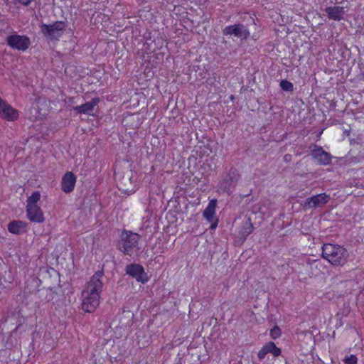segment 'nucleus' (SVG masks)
<instances>
[{
  "instance_id": "nucleus-8",
  "label": "nucleus",
  "mask_w": 364,
  "mask_h": 364,
  "mask_svg": "<svg viewBox=\"0 0 364 364\" xmlns=\"http://www.w3.org/2000/svg\"><path fill=\"white\" fill-rule=\"evenodd\" d=\"M6 42L10 47L22 51H25L30 46V39L25 36H9L6 38Z\"/></svg>"
},
{
  "instance_id": "nucleus-5",
  "label": "nucleus",
  "mask_w": 364,
  "mask_h": 364,
  "mask_svg": "<svg viewBox=\"0 0 364 364\" xmlns=\"http://www.w3.org/2000/svg\"><path fill=\"white\" fill-rule=\"evenodd\" d=\"M65 23L63 21H56L52 24H42L41 31L45 36L50 39H58L62 36L65 29Z\"/></svg>"
},
{
  "instance_id": "nucleus-6",
  "label": "nucleus",
  "mask_w": 364,
  "mask_h": 364,
  "mask_svg": "<svg viewBox=\"0 0 364 364\" xmlns=\"http://www.w3.org/2000/svg\"><path fill=\"white\" fill-rule=\"evenodd\" d=\"M225 36H234L241 39H247L250 36V31L245 26L241 23L226 26L223 30Z\"/></svg>"
},
{
  "instance_id": "nucleus-24",
  "label": "nucleus",
  "mask_w": 364,
  "mask_h": 364,
  "mask_svg": "<svg viewBox=\"0 0 364 364\" xmlns=\"http://www.w3.org/2000/svg\"><path fill=\"white\" fill-rule=\"evenodd\" d=\"M270 334H271V336L272 337V338H274V339L278 338L280 336V329H279V328L277 327V326H274L271 330Z\"/></svg>"
},
{
  "instance_id": "nucleus-13",
  "label": "nucleus",
  "mask_w": 364,
  "mask_h": 364,
  "mask_svg": "<svg viewBox=\"0 0 364 364\" xmlns=\"http://www.w3.org/2000/svg\"><path fill=\"white\" fill-rule=\"evenodd\" d=\"M76 177L72 172H66L62 178V190L64 193H69L75 188Z\"/></svg>"
},
{
  "instance_id": "nucleus-25",
  "label": "nucleus",
  "mask_w": 364,
  "mask_h": 364,
  "mask_svg": "<svg viewBox=\"0 0 364 364\" xmlns=\"http://www.w3.org/2000/svg\"><path fill=\"white\" fill-rule=\"evenodd\" d=\"M301 364H315L312 355H306V359L301 360Z\"/></svg>"
},
{
  "instance_id": "nucleus-22",
  "label": "nucleus",
  "mask_w": 364,
  "mask_h": 364,
  "mask_svg": "<svg viewBox=\"0 0 364 364\" xmlns=\"http://www.w3.org/2000/svg\"><path fill=\"white\" fill-rule=\"evenodd\" d=\"M357 361V357L354 355H350L348 356H346L343 360L345 364H356Z\"/></svg>"
},
{
  "instance_id": "nucleus-18",
  "label": "nucleus",
  "mask_w": 364,
  "mask_h": 364,
  "mask_svg": "<svg viewBox=\"0 0 364 364\" xmlns=\"http://www.w3.org/2000/svg\"><path fill=\"white\" fill-rule=\"evenodd\" d=\"M25 224L20 220H14L8 225V230L10 232L18 235L24 229Z\"/></svg>"
},
{
  "instance_id": "nucleus-23",
  "label": "nucleus",
  "mask_w": 364,
  "mask_h": 364,
  "mask_svg": "<svg viewBox=\"0 0 364 364\" xmlns=\"http://www.w3.org/2000/svg\"><path fill=\"white\" fill-rule=\"evenodd\" d=\"M268 349L266 345L258 352L257 356L259 360H263L268 353Z\"/></svg>"
},
{
  "instance_id": "nucleus-9",
  "label": "nucleus",
  "mask_w": 364,
  "mask_h": 364,
  "mask_svg": "<svg viewBox=\"0 0 364 364\" xmlns=\"http://www.w3.org/2000/svg\"><path fill=\"white\" fill-rule=\"evenodd\" d=\"M0 117L9 122H14L18 118V112L1 97H0Z\"/></svg>"
},
{
  "instance_id": "nucleus-20",
  "label": "nucleus",
  "mask_w": 364,
  "mask_h": 364,
  "mask_svg": "<svg viewBox=\"0 0 364 364\" xmlns=\"http://www.w3.org/2000/svg\"><path fill=\"white\" fill-rule=\"evenodd\" d=\"M267 348L269 350H268V353H271L274 356H278L281 354V350L280 348H277L275 344L273 342H269L267 344H266Z\"/></svg>"
},
{
  "instance_id": "nucleus-11",
  "label": "nucleus",
  "mask_w": 364,
  "mask_h": 364,
  "mask_svg": "<svg viewBox=\"0 0 364 364\" xmlns=\"http://www.w3.org/2000/svg\"><path fill=\"white\" fill-rule=\"evenodd\" d=\"M330 200L329 195L321 193L306 199L304 206L306 208H316L322 207Z\"/></svg>"
},
{
  "instance_id": "nucleus-14",
  "label": "nucleus",
  "mask_w": 364,
  "mask_h": 364,
  "mask_svg": "<svg viewBox=\"0 0 364 364\" xmlns=\"http://www.w3.org/2000/svg\"><path fill=\"white\" fill-rule=\"evenodd\" d=\"M328 18L334 21H341L345 14V8L339 6H328L325 9Z\"/></svg>"
},
{
  "instance_id": "nucleus-26",
  "label": "nucleus",
  "mask_w": 364,
  "mask_h": 364,
  "mask_svg": "<svg viewBox=\"0 0 364 364\" xmlns=\"http://www.w3.org/2000/svg\"><path fill=\"white\" fill-rule=\"evenodd\" d=\"M215 227H216V224H212L211 226H210V228L212 229L215 228Z\"/></svg>"
},
{
  "instance_id": "nucleus-16",
  "label": "nucleus",
  "mask_w": 364,
  "mask_h": 364,
  "mask_svg": "<svg viewBox=\"0 0 364 364\" xmlns=\"http://www.w3.org/2000/svg\"><path fill=\"white\" fill-rule=\"evenodd\" d=\"M100 102L99 98H93L91 101L87 102L82 105L74 107V110L80 114H90Z\"/></svg>"
},
{
  "instance_id": "nucleus-21",
  "label": "nucleus",
  "mask_w": 364,
  "mask_h": 364,
  "mask_svg": "<svg viewBox=\"0 0 364 364\" xmlns=\"http://www.w3.org/2000/svg\"><path fill=\"white\" fill-rule=\"evenodd\" d=\"M280 87L284 91H293L294 85L287 80H282L280 82Z\"/></svg>"
},
{
  "instance_id": "nucleus-10",
  "label": "nucleus",
  "mask_w": 364,
  "mask_h": 364,
  "mask_svg": "<svg viewBox=\"0 0 364 364\" xmlns=\"http://www.w3.org/2000/svg\"><path fill=\"white\" fill-rule=\"evenodd\" d=\"M311 156L318 164L321 165H328L331 164L332 156L331 155L325 151L322 147L314 145L311 149Z\"/></svg>"
},
{
  "instance_id": "nucleus-12",
  "label": "nucleus",
  "mask_w": 364,
  "mask_h": 364,
  "mask_svg": "<svg viewBox=\"0 0 364 364\" xmlns=\"http://www.w3.org/2000/svg\"><path fill=\"white\" fill-rule=\"evenodd\" d=\"M26 214L30 221L43 223L45 220L41 208L37 205H26Z\"/></svg>"
},
{
  "instance_id": "nucleus-4",
  "label": "nucleus",
  "mask_w": 364,
  "mask_h": 364,
  "mask_svg": "<svg viewBox=\"0 0 364 364\" xmlns=\"http://www.w3.org/2000/svg\"><path fill=\"white\" fill-rule=\"evenodd\" d=\"M240 175L235 168H230L225 173L218 185V191L230 195L235 189Z\"/></svg>"
},
{
  "instance_id": "nucleus-3",
  "label": "nucleus",
  "mask_w": 364,
  "mask_h": 364,
  "mask_svg": "<svg viewBox=\"0 0 364 364\" xmlns=\"http://www.w3.org/2000/svg\"><path fill=\"white\" fill-rule=\"evenodd\" d=\"M139 238L140 236L136 233L123 232L118 243L119 250L124 254L131 256L136 248Z\"/></svg>"
},
{
  "instance_id": "nucleus-17",
  "label": "nucleus",
  "mask_w": 364,
  "mask_h": 364,
  "mask_svg": "<svg viewBox=\"0 0 364 364\" xmlns=\"http://www.w3.org/2000/svg\"><path fill=\"white\" fill-rule=\"evenodd\" d=\"M216 205L217 200L215 199L211 200L203 211V216L208 222H211L214 219Z\"/></svg>"
},
{
  "instance_id": "nucleus-19",
  "label": "nucleus",
  "mask_w": 364,
  "mask_h": 364,
  "mask_svg": "<svg viewBox=\"0 0 364 364\" xmlns=\"http://www.w3.org/2000/svg\"><path fill=\"white\" fill-rule=\"evenodd\" d=\"M41 193L39 191H36L30 196L27 199L26 205H37V203L40 200Z\"/></svg>"
},
{
  "instance_id": "nucleus-15",
  "label": "nucleus",
  "mask_w": 364,
  "mask_h": 364,
  "mask_svg": "<svg viewBox=\"0 0 364 364\" xmlns=\"http://www.w3.org/2000/svg\"><path fill=\"white\" fill-rule=\"evenodd\" d=\"M253 225L250 218H245L242 222V225L238 232V236L243 241L246 240L247 236L252 232Z\"/></svg>"
},
{
  "instance_id": "nucleus-7",
  "label": "nucleus",
  "mask_w": 364,
  "mask_h": 364,
  "mask_svg": "<svg viewBox=\"0 0 364 364\" xmlns=\"http://www.w3.org/2000/svg\"><path fill=\"white\" fill-rule=\"evenodd\" d=\"M126 274L136 279L137 282L143 284L148 282V276L144 267L139 264H130L126 266Z\"/></svg>"
},
{
  "instance_id": "nucleus-2",
  "label": "nucleus",
  "mask_w": 364,
  "mask_h": 364,
  "mask_svg": "<svg viewBox=\"0 0 364 364\" xmlns=\"http://www.w3.org/2000/svg\"><path fill=\"white\" fill-rule=\"evenodd\" d=\"M322 257L333 266H343L348 259V252L343 246L327 243L322 247Z\"/></svg>"
},
{
  "instance_id": "nucleus-1",
  "label": "nucleus",
  "mask_w": 364,
  "mask_h": 364,
  "mask_svg": "<svg viewBox=\"0 0 364 364\" xmlns=\"http://www.w3.org/2000/svg\"><path fill=\"white\" fill-rule=\"evenodd\" d=\"M104 272L97 271L86 284L82 291V309L86 312H93L100 304V294L103 288Z\"/></svg>"
}]
</instances>
